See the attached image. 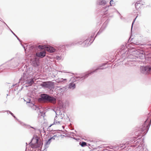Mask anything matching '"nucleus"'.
Masks as SVG:
<instances>
[{"instance_id": "nucleus-38", "label": "nucleus", "mask_w": 151, "mask_h": 151, "mask_svg": "<svg viewBox=\"0 0 151 151\" xmlns=\"http://www.w3.org/2000/svg\"><path fill=\"white\" fill-rule=\"evenodd\" d=\"M73 79H74V78H71V80H73Z\"/></svg>"}, {"instance_id": "nucleus-34", "label": "nucleus", "mask_w": 151, "mask_h": 151, "mask_svg": "<svg viewBox=\"0 0 151 151\" xmlns=\"http://www.w3.org/2000/svg\"><path fill=\"white\" fill-rule=\"evenodd\" d=\"M56 135H54L52 137H51L50 138H51L52 139H55V137L56 136Z\"/></svg>"}, {"instance_id": "nucleus-23", "label": "nucleus", "mask_w": 151, "mask_h": 151, "mask_svg": "<svg viewBox=\"0 0 151 151\" xmlns=\"http://www.w3.org/2000/svg\"><path fill=\"white\" fill-rule=\"evenodd\" d=\"M56 123H52V124H51V125H50L48 127V128H47V130H50V127L52 125H54V124H56Z\"/></svg>"}, {"instance_id": "nucleus-20", "label": "nucleus", "mask_w": 151, "mask_h": 151, "mask_svg": "<svg viewBox=\"0 0 151 151\" xmlns=\"http://www.w3.org/2000/svg\"><path fill=\"white\" fill-rule=\"evenodd\" d=\"M24 125L25 126V127L27 128H33L34 129H35V130H36V129L35 128L33 127H31L29 125H26L25 124H24Z\"/></svg>"}, {"instance_id": "nucleus-33", "label": "nucleus", "mask_w": 151, "mask_h": 151, "mask_svg": "<svg viewBox=\"0 0 151 151\" xmlns=\"http://www.w3.org/2000/svg\"><path fill=\"white\" fill-rule=\"evenodd\" d=\"M149 70L150 71V73H151V66H149Z\"/></svg>"}, {"instance_id": "nucleus-35", "label": "nucleus", "mask_w": 151, "mask_h": 151, "mask_svg": "<svg viewBox=\"0 0 151 151\" xmlns=\"http://www.w3.org/2000/svg\"><path fill=\"white\" fill-rule=\"evenodd\" d=\"M56 58H57V59L58 60H60V58L59 56H57L56 57Z\"/></svg>"}, {"instance_id": "nucleus-15", "label": "nucleus", "mask_w": 151, "mask_h": 151, "mask_svg": "<svg viewBox=\"0 0 151 151\" xmlns=\"http://www.w3.org/2000/svg\"><path fill=\"white\" fill-rule=\"evenodd\" d=\"M108 7L107 6L104 7L102 8V12L104 13L105 14H107L106 12L108 11Z\"/></svg>"}, {"instance_id": "nucleus-24", "label": "nucleus", "mask_w": 151, "mask_h": 151, "mask_svg": "<svg viewBox=\"0 0 151 151\" xmlns=\"http://www.w3.org/2000/svg\"><path fill=\"white\" fill-rule=\"evenodd\" d=\"M140 4V1H138L135 4V6L136 8L137 7V6L138 5V4Z\"/></svg>"}, {"instance_id": "nucleus-27", "label": "nucleus", "mask_w": 151, "mask_h": 151, "mask_svg": "<svg viewBox=\"0 0 151 151\" xmlns=\"http://www.w3.org/2000/svg\"><path fill=\"white\" fill-rule=\"evenodd\" d=\"M39 48L40 49H43L44 48V46L42 45H39Z\"/></svg>"}, {"instance_id": "nucleus-22", "label": "nucleus", "mask_w": 151, "mask_h": 151, "mask_svg": "<svg viewBox=\"0 0 151 151\" xmlns=\"http://www.w3.org/2000/svg\"><path fill=\"white\" fill-rule=\"evenodd\" d=\"M114 1L113 0H111V1L110 2V4L111 6H112L113 5H114Z\"/></svg>"}, {"instance_id": "nucleus-9", "label": "nucleus", "mask_w": 151, "mask_h": 151, "mask_svg": "<svg viewBox=\"0 0 151 151\" xmlns=\"http://www.w3.org/2000/svg\"><path fill=\"white\" fill-rule=\"evenodd\" d=\"M141 73L145 74L150 73L149 66L141 67L140 68Z\"/></svg>"}, {"instance_id": "nucleus-16", "label": "nucleus", "mask_w": 151, "mask_h": 151, "mask_svg": "<svg viewBox=\"0 0 151 151\" xmlns=\"http://www.w3.org/2000/svg\"><path fill=\"white\" fill-rule=\"evenodd\" d=\"M79 145L82 147H84L87 145V143L86 142H80Z\"/></svg>"}, {"instance_id": "nucleus-18", "label": "nucleus", "mask_w": 151, "mask_h": 151, "mask_svg": "<svg viewBox=\"0 0 151 151\" xmlns=\"http://www.w3.org/2000/svg\"><path fill=\"white\" fill-rule=\"evenodd\" d=\"M88 40L87 39L85 40L83 42V44H85V46H88Z\"/></svg>"}, {"instance_id": "nucleus-30", "label": "nucleus", "mask_w": 151, "mask_h": 151, "mask_svg": "<svg viewBox=\"0 0 151 151\" xmlns=\"http://www.w3.org/2000/svg\"><path fill=\"white\" fill-rule=\"evenodd\" d=\"M142 149H143V151H148L147 149L145 148H143Z\"/></svg>"}, {"instance_id": "nucleus-31", "label": "nucleus", "mask_w": 151, "mask_h": 151, "mask_svg": "<svg viewBox=\"0 0 151 151\" xmlns=\"http://www.w3.org/2000/svg\"><path fill=\"white\" fill-rule=\"evenodd\" d=\"M11 32H12V33L17 37V39L19 40V39L15 35V34L11 30Z\"/></svg>"}, {"instance_id": "nucleus-21", "label": "nucleus", "mask_w": 151, "mask_h": 151, "mask_svg": "<svg viewBox=\"0 0 151 151\" xmlns=\"http://www.w3.org/2000/svg\"><path fill=\"white\" fill-rule=\"evenodd\" d=\"M29 106L31 107H32V106H35V107L36 108V109H40V108H39V107H38L36 106H35L34 104L32 103H29Z\"/></svg>"}, {"instance_id": "nucleus-37", "label": "nucleus", "mask_w": 151, "mask_h": 151, "mask_svg": "<svg viewBox=\"0 0 151 151\" xmlns=\"http://www.w3.org/2000/svg\"><path fill=\"white\" fill-rule=\"evenodd\" d=\"M80 42H77V43H79V44H81V43H80Z\"/></svg>"}, {"instance_id": "nucleus-32", "label": "nucleus", "mask_w": 151, "mask_h": 151, "mask_svg": "<svg viewBox=\"0 0 151 151\" xmlns=\"http://www.w3.org/2000/svg\"><path fill=\"white\" fill-rule=\"evenodd\" d=\"M103 151H113L112 150H109L108 149H106L105 150H104Z\"/></svg>"}, {"instance_id": "nucleus-17", "label": "nucleus", "mask_w": 151, "mask_h": 151, "mask_svg": "<svg viewBox=\"0 0 151 151\" xmlns=\"http://www.w3.org/2000/svg\"><path fill=\"white\" fill-rule=\"evenodd\" d=\"M139 57H140L141 59H143L145 58V56L144 54L142 53H140L139 54Z\"/></svg>"}, {"instance_id": "nucleus-13", "label": "nucleus", "mask_w": 151, "mask_h": 151, "mask_svg": "<svg viewBox=\"0 0 151 151\" xmlns=\"http://www.w3.org/2000/svg\"><path fill=\"white\" fill-rule=\"evenodd\" d=\"M51 138H50L48 140H46L45 145V150L47 149L49 147V145L51 142Z\"/></svg>"}, {"instance_id": "nucleus-28", "label": "nucleus", "mask_w": 151, "mask_h": 151, "mask_svg": "<svg viewBox=\"0 0 151 151\" xmlns=\"http://www.w3.org/2000/svg\"><path fill=\"white\" fill-rule=\"evenodd\" d=\"M55 89L58 90H60V89H61L62 88L60 87L57 86L56 88Z\"/></svg>"}, {"instance_id": "nucleus-41", "label": "nucleus", "mask_w": 151, "mask_h": 151, "mask_svg": "<svg viewBox=\"0 0 151 151\" xmlns=\"http://www.w3.org/2000/svg\"><path fill=\"white\" fill-rule=\"evenodd\" d=\"M150 123H151V120H150Z\"/></svg>"}, {"instance_id": "nucleus-14", "label": "nucleus", "mask_w": 151, "mask_h": 151, "mask_svg": "<svg viewBox=\"0 0 151 151\" xmlns=\"http://www.w3.org/2000/svg\"><path fill=\"white\" fill-rule=\"evenodd\" d=\"M75 84V81L73 82L70 83L69 85V88L72 89H74L76 87Z\"/></svg>"}, {"instance_id": "nucleus-39", "label": "nucleus", "mask_w": 151, "mask_h": 151, "mask_svg": "<svg viewBox=\"0 0 151 151\" xmlns=\"http://www.w3.org/2000/svg\"><path fill=\"white\" fill-rule=\"evenodd\" d=\"M62 127H63V129H64V126H62Z\"/></svg>"}, {"instance_id": "nucleus-11", "label": "nucleus", "mask_w": 151, "mask_h": 151, "mask_svg": "<svg viewBox=\"0 0 151 151\" xmlns=\"http://www.w3.org/2000/svg\"><path fill=\"white\" fill-rule=\"evenodd\" d=\"M45 51H43L41 52L37 53H36V55L38 57L43 58L45 55Z\"/></svg>"}, {"instance_id": "nucleus-3", "label": "nucleus", "mask_w": 151, "mask_h": 151, "mask_svg": "<svg viewBox=\"0 0 151 151\" xmlns=\"http://www.w3.org/2000/svg\"><path fill=\"white\" fill-rule=\"evenodd\" d=\"M56 116L54 119V123H60L61 120L64 116V111L63 109L58 108L55 111Z\"/></svg>"}, {"instance_id": "nucleus-12", "label": "nucleus", "mask_w": 151, "mask_h": 151, "mask_svg": "<svg viewBox=\"0 0 151 151\" xmlns=\"http://www.w3.org/2000/svg\"><path fill=\"white\" fill-rule=\"evenodd\" d=\"M45 49L50 52H53L55 51V49L53 47L48 46L45 47Z\"/></svg>"}, {"instance_id": "nucleus-7", "label": "nucleus", "mask_w": 151, "mask_h": 151, "mask_svg": "<svg viewBox=\"0 0 151 151\" xmlns=\"http://www.w3.org/2000/svg\"><path fill=\"white\" fill-rule=\"evenodd\" d=\"M41 85L44 88H47L50 90L54 88V83L51 81L43 82Z\"/></svg>"}, {"instance_id": "nucleus-26", "label": "nucleus", "mask_w": 151, "mask_h": 151, "mask_svg": "<svg viewBox=\"0 0 151 151\" xmlns=\"http://www.w3.org/2000/svg\"><path fill=\"white\" fill-rule=\"evenodd\" d=\"M113 147L112 146H108L107 147V148L110 149H111L113 150Z\"/></svg>"}, {"instance_id": "nucleus-36", "label": "nucleus", "mask_w": 151, "mask_h": 151, "mask_svg": "<svg viewBox=\"0 0 151 151\" xmlns=\"http://www.w3.org/2000/svg\"><path fill=\"white\" fill-rule=\"evenodd\" d=\"M68 137L73 138V139H76L75 137H70V136H68Z\"/></svg>"}, {"instance_id": "nucleus-6", "label": "nucleus", "mask_w": 151, "mask_h": 151, "mask_svg": "<svg viewBox=\"0 0 151 151\" xmlns=\"http://www.w3.org/2000/svg\"><path fill=\"white\" fill-rule=\"evenodd\" d=\"M39 138L37 137L33 138L31 140V147L32 148H37L42 146L43 145L42 142L39 141Z\"/></svg>"}, {"instance_id": "nucleus-10", "label": "nucleus", "mask_w": 151, "mask_h": 151, "mask_svg": "<svg viewBox=\"0 0 151 151\" xmlns=\"http://www.w3.org/2000/svg\"><path fill=\"white\" fill-rule=\"evenodd\" d=\"M109 0H98L97 1V4L100 5H105Z\"/></svg>"}, {"instance_id": "nucleus-40", "label": "nucleus", "mask_w": 151, "mask_h": 151, "mask_svg": "<svg viewBox=\"0 0 151 151\" xmlns=\"http://www.w3.org/2000/svg\"><path fill=\"white\" fill-rule=\"evenodd\" d=\"M147 122V120H146L145 122V123H146Z\"/></svg>"}, {"instance_id": "nucleus-19", "label": "nucleus", "mask_w": 151, "mask_h": 151, "mask_svg": "<svg viewBox=\"0 0 151 151\" xmlns=\"http://www.w3.org/2000/svg\"><path fill=\"white\" fill-rule=\"evenodd\" d=\"M67 135H69V136L70 135V136H72L73 137H74L75 135H76L75 133H74L73 132H71L67 133Z\"/></svg>"}, {"instance_id": "nucleus-5", "label": "nucleus", "mask_w": 151, "mask_h": 151, "mask_svg": "<svg viewBox=\"0 0 151 151\" xmlns=\"http://www.w3.org/2000/svg\"><path fill=\"white\" fill-rule=\"evenodd\" d=\"M21 79H23L26 81V83L28 84V86H31L34 83V78H30V76L27 72H25L23 74V77Z\"/></svg>"}, {"instance_id": "nucleus-4", "label": "nucleus", "mask_w": 151, "mask_h": 151, "mask_svg": "<svg viewBox=\"0 0 151 151\" xmlns=\"http://www.w3.org/2000/svg\"><path fill=\"white\" fill-rule=\"evenodd\" d=\"M39 100L46 101L53 104H55L56 102L55 98L45 94L41 95V98L39 99Z\"/></svg>"}, {"instance_id": "nucleus-2", "label": "nucleus", "mask_w": 151, "mask_h": 151, "mask_svg": "<svg viewBox=\"0 0 151 151\" xmlns=\"http://www.w3.org/2000/svg\"><path fill=\"white\" fill-rule=\"evenodd\" d=\"M151 123H142L138 131L136 132V135L138 137H142L147 133Z\"/></svg>"}, {"instance_id": "nucleus-29", "label": "nucleus", "mask_w": 151, "mask_h": 151, "mask_svg": "<svg viewBox=\"0 0 151 151\" xmlns=\"http://www.w3.org/2000/svg\"><path fill=\"white\" fill-rule=\"evenodd\" d=\"M136 19V18H135L134 19V21H133V22H132V27H131V29H132V27H133V23H134V22H135V20Z\"/></svg>"}, {"instance_id": "nucleus-25", "label": "nucleus", "mask_w": 151, "mask_h": 151, "mask_svg": "<svg viewBox=\"0 0 151 151\" xmlns=\"http://www.w3.org/2000/svg\"><path fill=\"white\" fill-rule=\"evenodd\" d=\"M7 112H8L11 115H12L14 118H15V116L12 113L11 111H9Z\"/></svg>"}, {"instance_id": "nucleus-8", "label": "nucleus", "mask_w": 151, "mask_h": 151, "mask_svg": "<svg viewBox=\"0 0 151 151\" xmlns=\"http://www.w3.org/2000/svg\"><path fill=\"white\" fill-rule=\"evenodd\" d=\"M106 67L104 68L103 67V66H101L97 68L95 70H94L93 71H91L90 72H88L87 73H86L85 74L84 76H81V79H84L88 76L89 74H92L93 72H96L97 70L99 69H103L104 68H105Z\"/></svg>"}, {"instance_id": "nucleus-1", "label": "nucleus", "mask_w": 151, "mask_h": 151, "mask_svg": "<svg viewBox=\"0 0 151 151\" xmlns=\"http://www.w3.org/2000/svg\"><path fill=\"white\" fill-rule=\"evenodd\" d=\"M137 137H135L133 138L130 141V143H134L137 140V141L135 143V144H134L132 145L133 147H137L136 148V151H139L141 149H142L144 147V141L143 139H141L142 137H138V136H137Z\"/></svg>"}]
</instances>
